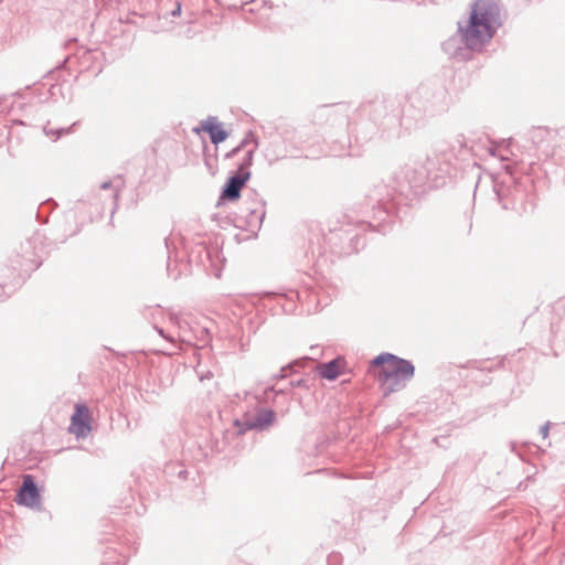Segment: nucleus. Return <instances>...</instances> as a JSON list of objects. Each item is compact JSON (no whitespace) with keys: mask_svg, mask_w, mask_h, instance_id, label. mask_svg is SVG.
<instances>
[{"mask_svg":"<svg viewBox=\"0 0 565 565\" xmlns=\"http://www.w3.org/2000/svg\"><path fill=\"white\" fill-rule=\"evenodd\" d=\"M443 156H429L423 162H415L404 172V183L398 188L379 183L367 193V207L384 215L388 223L403 220L407 214V207L417 201L426 191L439 189L446 185L447 179H452L456 166L446 161Z\"/></svg>","mask_w":565,"mask_h":565,"instance_id":"1","label":"nucleus"},{"mask_svg":"<svg viewBox=\"0 0 565 565\" xmlns=\"http://www.w3.org/2000/svg\"><path fill=\"white\" fill-rule=\"evenodd\" d=\"M367 207V195L361 203L354 205V213L361 218L353 223H342L340 226L330 228L328 233L315 234L309 238V252L312 258L317 257L316 266H322L327 263L326 254L331 256H348L358 253L365 246V238L362 232L366 228L371 231L386 234L391 230V223L384 215L379 214V207L371 211Z\"/></svg>","mask_w":565,"mask_h":565,"instance_id":"2","label":"nucleus"},{"mask_svg":"<svg viewBox=\"0 0 565 565\" xmlns=\"http://www.w3.org/2000/svg\"><path fill=\"white\" fill-rule=\"evenodd\" d=\"M402 99L392 94L377 96L362 106V113L367 114L372 122L356 124L355 142L364 143L373 138L377 131L386 134L397 127L405 126L402 120Z\"/></svg>","mask_w":565,"mask_h":565,"instance_id":"3","label":"nucleus"},{"mask_svg":"<svg viewBox=\"0 0 565 565\" xmlns=\"http://www.w3.org/2000/svg\"><path fill=\"white\" fill-rule=\"evenodd\" d=\"M503 25L499 0H475L468 19L462 22L465 38L470 45L483 50Z\"/></svg>","mask_w":565,"mask_h":565,"instance_id":"4","label":"nucleus"},{"mask_svg":"<svg viewBox=\"0 0 565 565\" xmlns=\"http://www.w3.org/2000/svg\"><path fill=\"white\" fill-rule=\"evenodd\" d=\"M447 90L440 84L423 83L404 97L402 120L409 129L426 117H433L447 109Z\"/></svg>","mask_w":565,"mask_h":565,"instance_id":"5","label":"nucleus"},{"mask_svg":"<svg viewBox=\"0 0 565 565\" xmlns=\"http://www.w3.org/2000/svg\"><path fill=\"white\" fill-rule=\"evenodd\" d=\"M498 204L502 210L522 215L529 210V186L505 167L504 172L488 175Z\"/></svg>","mask_w":565,"mask_h":565,"instance_id":"6","label":"nucleus"},{"mask_svg":"<svg viewBox=\"0 0 565 565\" xmlns=\"http://www.w3.org/2000/svg\"><path fill=\"white\" fill-rule=\"evenodd\" d=\"M371 364L381 366L377 379L385 395L403 390L415 376V366L412 361L390 352L379 354Z\"/></svg>","mask_w":565,"mask_h":565,"instance_id":"7","label":"nucleus"},{"mask_svg":"<svg viewBox=\"0 0 565 565\" xmlns=\"http://www.w3.org/2000/svg\"><path fill=\"white\" fill-rule=\"evenodd\" d=\"M167 250V274L177 280L191 273V259L184 238L179 234H170L164 238Z\"/></svg>","mask_w":565,"mask_h":565,"instance_id":"8","label":"nucleus"},{"mask_svg":"<svg viewBox=\"0 0 565 565\" xmlns=\"http://www.w3.org/2000/svg\"><path fill=\"white\" fill-rule=\"evenodd\" d=\"M106 209H109L108 199H102L97 194L90 195L89 199L78 200L75 206L65 214L67 221H75V227L68 233L74 236L81 231V225L85 222H92L96 217H100Z\"/></svg>","mask_w":565,"mask_h":565,"instance_id":"9","label":"nucleus"},{"mask_svg":"<svg viewBox=\"0 0 565 565\" xmlns=\"http://www.w3.org/2000/svg\"><path fill=\"white\" fill-rule=\"evenodd\" d=\"M244 227L246 231L256 234L266 215V201L254 189H247L243 198Z\"/></svg>","mask_w":565,"mask_h":565,"instance_id":"10","label":"nucleus"},{"mask_svg":"<svg viewBox=\"0 0 565 565\" xmlns=\"http://www.w3.org/2000/svg\"><path fill=\"white\" fill-rule=\"evenodd\" d=\"M444 52L458 62L470 61L473 53H480L481 46L470 45L465 38L462 22H458V31L443 43Z\"/></svg>","mask_w":565,"mask_h":565,"instance_id":"11","label":"nucleus"},{"mask_svg":"<svg viewBox=\"0 0 565 565\" xmlns=\"http://www.w3.org/2000/svg\"><path fill=\"white\" fill-rule=\"evenodd\" d=\"M433 156L446 157V161L456 166L452 178H456L458 170L461 168V163L469 164L470 161H472V164L476 166V162L472 160L471 148L467 145L465 137L461 135L457 136L447 148H438Z\"/></svg>","mask_w":565,"mask_h":565,"instance_id":"12","label":"nucleus"},{"mask_svg":"<svg viewBox=\"0 0 565 565\" xmlns=\"http://www.w3.org/2000/svg\"><path fill=\"white\" fill-rule=\"evenodd\" d=\"M350 110L351 107L348 104L340 103L334 105H323L317 110L316 117L319 119H324L326 122L331 126H340L349 128V141L351 142V137L355 138V128L350 124Z\"/></svg>","mask_w":565,"mask_h":565,"instance_id":"13","label":"nucleus"},{"mask_svg":"<svg viewBox=\"0 0 565 565\" xmlns=\"http://www.w3.org/2000/svg\"><path fill=\"white\" fill-rule=\"evenodd\" d=\"M15 502L26 508L41 507V492L35 479L32 475H24L22 483L17 491Z\"/></svg>","mask_w":565,"mask_h":565,"instance_id":"14","label":"nucleus"},{"mask_svg":"<svg viewBox=\"0 0 565 565\" xmlns=\"http://www.w3.org/2000/svg\"><path fill=\"white\" fill-rule=\"evenodd\" d=\"M252 173L250 171H235L233 172L224 183L220 200L227 202H235L241 198L242 190L245 188L247 181L249 180Z\"/></svg>","mask_w":565,"mask_h":565,"instance_id":"15","label":"nucleus"},{"mask_svg":"<svg viewBox=\"0 0 565 565\" xmlns=\"http://www.w3.org/2000/svg\"><path fill=\"white\" fill-rule=\"evenodd\" d=\"M71 431L77 438H85L92 431V417L87 405L83 403L75 404L71 417Z\"/></svg>","mask_w":565,"mask_h":565,"instance_id":"16","label":"nucleus"},{"mask_svg":"<svg viewBox=\"0 0 565 565\" xmlns=\"http://www.w3.org/2000/svg\"><path fill=\"white\" fill-rule=\"evenodd\" d=\"M205 131L213 145L217 146L225 141L228 137V132L217 121L216 117H209L206 120L201 121V128H195L194 131Z\"/></svg>","mask_w":565,"mask_h":565,"instance_id":"17","label":"nucleus"},{"mask_svg":"<svg viewBox=\"0 0 565 565\" xmlns=\"http://www.w3.org/2000/svg\"><path fill=\"white\" fill-rule=\"evenodd\" d=\"M249 138L255 142V147L245 152L244 158L242 159L241 163L238 164L236 171H243V172L250 171L249 168L253 164L254 152H255V149L258 147L257 139L254 137V135L252 132H249L241 141V143L237 147H235L234 149H232L230 152L226 153V158L235 157L249 142Z\"/></svg>","mask_w":565,"mask_h":565,"instance_id":"18","label":"nucleus"},{"mask_svg":"<svg viewBox=\"0 0 565 565\" xmlns=\"http://www.w3.org/2000/svg\"><path fill=\"white\" fill-rule=\"evenodd\" d=\"M124 184V181L120 177H118L115 182L114 181H105L100 184L99 189L100 191L108 192L105 198L108 199L109 203V211L111 216L115 214L117 207H118V199L120 189Z\"/></svg>","mask_w":565,"mask_h":565,"instance_id":"19","label":"nucleus"},{"mask_svg":"<svg viewBox=\"0 0 565 565\" xmlns=\"http://www.w3.org/2000/svg\"><path fill=\"white\" fill-rule=\"evenodd\" d=\"M276 422V413L270 408H259L256 415L250 418L248 427H255V430L264 431L274 425Z\"/></svg>","mask_w":565,"mask_h":565,"instance_id":"20","label":"nucleus"},{"mask_svg":"<svg viewBox=\"0 0 565 565\" xmlns=\"http://www.w3.org/2000/svg\"><path fill=\"white\" fill-rule=\"evenodd\" d=\"M277 303H279L285 312L291 313L296 309V299H299L297 290H289L287 294H273Z\"/></svg>","mask_w":565,"mask_h":565,"instance_id":"21","label":"nucleus"},{"mask_svg":"<svg viewBox=\"0 0 565 565\" xmlns=\"http://www.w3.org/2000/svg\"><path fill=\"white\" fill-rule=\"evenodd\" d=\"M319 374L322 379L333 381L341 374L340 361L333 359L320 365Z\"/></svg>","mask_w":565,"mask_h":565,"instance_id":"22","label":"nucleus"},{"mask_svg":"<svg viewBox=\"0 0 565 565\" xmlns=\"http://www.w3.org/2000/svg\"><path fill=\"white\" fill-rule=\"evenodd\" d=\"M249 425H250V418H248L246 420L235 419L234 420L235 430L234 431L226 430L224 434V439H228L230 436H241V435H244L247 430L255 429V427H247Z\"/></svg>","mask_w":565,"mask_h":565,"instance_id":"23","label":"nucleus"},{"mask_svg":"<svg viewBox=\"0 0 565 565\" xmlns=\"http://www.w3.org/2000/svg\"><path fill=\"white\" fill-rule=\"evenodd\" d=\"M55 206H57V204L53 199H49L41 203L36 211L38 221L41 223H46L47 215L53 211Z\"/></svg>","mask_w":565,"mask_h":565,"instance_id":"24","label":"nucleus"},{"mask_svg":"<svg viewBox=\"0 0 565 565\" xmlns=\"http://www.w3.org/2000/svg\"><path fill=\"white\" fill-rule=\"evenodd\" d=\"M278 392H276V385L275 384H267L266 387L263 391V394L258 396L259 403L265 404H276Z\"/></svg>","mask_w":565,"mask_h":565,"instance_id":"25","label":"nucleus"},{"mask_svg":"<svg viewBox=\"0 0 565 565\" xmlns=\"http://www.w3.org/2000/svg\"><path fill=\"white\" fill-rule=\"evenodd\" d=\"M313 363V360L309 356H302V358H299V359H296L291 362L288 363V365H294L290 369V372L294 373H298L301 369H305L306 366L310 365Z\"/></svg>","mask_w":565,"mask_h":565,"instance_id":"26","label":"nucleus"},{"mask_svg":"<svg viewBox=\"0 0 565 565\" xmlns=\"http://www.w3.org/2000/svg\"><path fill=\"white\" fill-rule=\"evenodd\" d=\"M102 565H126V557L121 554L117 555L115 551L108 552L106 561H104Z\"/></svg>","mask_w":565,"mask_h":565,"instance_id":"27","label":"nucleus"},{"mask_svg":"<svg viewBox=\"0 0 565 565\" xmlns=\"http://www.w3.org/2000/svg\"><path fill=\"white\" fill-rule=\"evenodd\" d=\"M292 365H285L282 366L278 373L276 374H273L269 380H268V384H275L276 382L278 381H281V380H285L287 379L290 374H292V372H290V369Z\"/></svg>","mask_w":565,"mask_h":565,"instance_id":"28","label":"nucleus"},{"mask_svg":"<svg viewBox=\"0 0 565 565\" xmlns=\"http://www.w3.org/2000/svg\"><path fill=\"white\" fill-rule=\"evenodd\" d=\"M72 127L68 128H58V129H50L47 126L43 127V131L46 136H55V140L62 137L63 135L70 134Z\"/></svg>","mask_w":565,"mask_h":565,"instance_id":"29","label":"nucleus"},{"mask_svg":"<svg viewBox=\"0 0 565 565\" xmlns=\"http://www.w3.org/2000/svg\"><path fill=\"white\" fill-rule=\"evenodd\" d=\"M289 387H301V388H305V390H309V384H308V380L306 379H299V380H295V381H289Z\"/></svg>","mask_w":565,"mask_h":565,"instance_id":"30","label":"nucleus"},{"mask_svg":"<svg viewBox=\"0 0 565 565\" xmlns=\"http://www.w3.org/2000/svg\"><path fill=\"white\" fill-rule=\"evenodd\" d=\"M291 391H292V387H289V385L286 386V387H281V388H277L276 387V392H278L277 393L278 396H289L290 395V398H292L294 396H292V392Z\"/></svg>","mask_w":565,"mask_h":565,"instance_id":"31","label":"nucleus"},{"mask_svg":"<svg viewBox=\"0 0 565 565\" xmlns=\"http://www.w3.org/2000/svg\"><path fill=\"white\" fill-rule=\"evenodd\" d=\"M550 426H551V423L550 422H546L541 428H540V434L542 435V437L545 439L548 437V433H550Z\"/></svg>","mask_w":565,"mask_h":565,"instance_id":"32","label":"nucleus"},{"mask_svg":"<svg viewBox=\"0 0 565 565\" xmlns=\"http://www.w3.org/2000/svg\"><path fill=\"white\" fill-rule=\"evenodd\" d=\"M329 444V438L326 437V436H320L319 437V443H318V447L320 448V451L322 449H324Z\"/></svg>","mask_w":565,"mask_h":565,"instance_id":"33","label":"nucleus"},{"mask_svg":"<svg viewBox=\"0 0 565 565\" xmlns=\"http://www.w3.org/2000/svg\"><path fill=\"white\" fill-rule=\"evenodd\" d=\"M338 558L339 557L335 554L329 555V557H328L329 565H339V559Z\"/></svg>","mask_w":565,"mask_h":565,"instance_id":"34","label":"nucleus"},{"mask_svg":"<svg viewBox=\"0 0 565 565\" xmlns=\"http://www.w3.org/2000/svg\"><path fill=\"white\" fill-rule=\"evenodd\" d=\"M181 3L177 2L175 8L171 11L172 17H179L181 14Z\"/></svg>","mask_w":565,"mask_h":565,"instance_id":"35","label":"nucleus"},{"mask_svg":"<svg viewBox=\"0 0 565 565\" xmlns=\"http://www.w3.org/2000/svg\"><path fill=\"white\" fill-rule=\"evenodd\" d=\"M73 223H75V221H73ZM74 227H75V224L71 225V226H70V228H65V230H64V239H62V243H65V239H66L67 237H71V236L68 235V233H70V231H71L72 228H74Z\"/></svg>","mask_w":565,"mask_h":565,"instance_id":"36","label":"nucleus"},{"mask_svg":"<svg viewBox=\"0 0 565 565\" xmlns=\"http://www.w3.org/2000/svg\"><path fill=\"white\" fill-rule=\"evenodd\" d=\"M188 476V471L186 470H181L179 471V477L182 478V479H185Z\"/></svg>","mask_w":565,"mask_h":565,"instance_id":"37","label":"nucleus"},{"mask_svg":"<svg viewBox=\"0 0 565 565\" xmlns=\"http://www.w3.org/2000/svg\"><path fill=\"white\" fill-rule=\"evenodd\" d=\"M212 376V373L209 372L205 376L204 375H200V380H204V379H210Z\"/></svg>","mask_w":565,"mask_h":565,"instance_id":"38","label":"nucleus"},{"mask_svg":"<svg viewBox=\"0 0 565 565\" xmlns=\"http://www.w3.org/2000/svg\"><path fill=\"white\" fill-rule=\"evenodd\" d=\"M3 298V287L0 285V300Z\"/></svg>","mask_w":565,"mask_h":565,"instance_id":"39","label":"nucleus"},{"mask_svg":"<svg viewBox=\"0 0 565 565\" xmlns=\"http://www.w3.org/2000/svg\"><path fill=\"white\" fill-rule=\"evenodd\" d=\"M205 250V248L203 246H199V253Z\"/></svg>","mask_w":565,"mask_h":565,"instance_id":"40","label":"nucleus"},{"mask_svg":"<svg viewBox=\"0 0 565 565\" xmlns=\"http://www.w3.org/2000/svg\"><path fill=\"white\" fill-rule=\"evenodd\" d=\"M157 330H158V332H159L161 335L163 334L162 329L157 328Z\"/></svg>","mask_w":565,"mask_h":565,"instance_id":"41","label":"nucleus"}]
</instances>
